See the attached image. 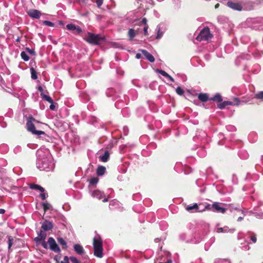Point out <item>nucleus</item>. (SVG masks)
<instances>
[{
	"instance_id": "obj_1",
	"label": "nucleus",
	"mask_w": 263,
	"mask_h": 263,
	"mask_svg": "<svg viewBox=\"0 0 263 263\" xmlns=\"http://www.w3.org/2000/svg\"><path fill=\"white\" fill-rule=\"evenodd\" d=\"M42 153V151H37L36 152L37 168L41 171H52L54 168L55 164L52 157L48 153L47 155Z\"/></svg>"
},
{
	"instance_id": "obj_2",
	"label": "nucleus",
	"mask_w": 263,
	"mask_h": 263,
	"mask_svg": "<svg viewBox=\"0 0 263 263\" xmlns=\"http://www.w3.org/2000/svg\"><path fill=\"white\" fill-rule=\"evenodd\" d=\"M35 121V119L32 116H30L28 118L26 123V126L28 130L31 132L33 135H36L39 137H41V135H43L44 137H43V138H44L47 141H49V139H50L51 138L49 136H47L44 132L41 130H37L35 129V126L33 123V121Z\"/></svg>"
},
{
	"instance_id": "obj_3",
	"label": "nucleus",
	"mask_w": 263,
	"mask_h": 263,
	"mask_svg": "<svg viewBox=\"0 0 263 263\" xmlns=\"http://www.w3.org/2000/svg\"><path fill=\"white\" fill-rule=\"evenodd\" d=\"M93 254L95 256L98 258H102L103 256V242L101 237L98 235L95 236L93 239Z\"/></svg>"
},
{
	"instance_id": "obj_4",
	"label": "nucleus",
	"mask_w": 263,
	"mask_h": 263,
	"mask_svg": "<svg viewBox=\"0 0 263 263\" xmlns=\"http://www.w3.org/2000/svg\"><path fill=\"white\" fill-rule=\"evenodd\" d=\"M246 23L248 27L253 30L263 29V17H262L248 18Z\"/></svg>"
},
{
	"instance_id": "obj_5",
	"label": "nucleus",
	"mask_w": 263,
	"mask_h": 263,
	"mask_svg": "<svg viewBox=\"0 0 263 263\" xmlns=\"http://www.w3.org/2000/svg\"><path fill=\"white\" fill-rule=\"evenodd\" d=\"M179 239L181 241H184L186 243H199L202 238H197L195 236H193V235L188 234L186 233H181L179 235Z\"/></svg>"
},
{
	"instance_id": "obj_6",
	"label": "nucleus",
	"mask_w": 263,
	"mask_h": 263,
	"mask_svg": "<svg viewBox=\"0 0 263 263\" xmlns=\"http://www.w3.org/2000/svg\"><path fill=\"white\" fill-rule=\"evenodd\" d=\"M251 55L250 54L242 53L238 56L235 60V64L237 66H244L243 69L244 70L249 71V69L247 65L246 62L251 59Z\"/></svg>"
},
{
	"instance_id": "obj_7",
	"label": "nucleus",
	"mask_w": 263,
	"mask_h": 263,
	"mask_svg": "<svg viewBox=\"0 0 263 263\" xmlns=\"http://www.w3.org/2000/svg\"><path fill=\"white\" fill-rule=\"evenodd\" d=\"M212 37L213 35L210 32V28L208 27H205L200 31L196 39L198 41L201 42L202 41H208Z\"/></svg>"
},
{
	"instance_id": "obj_8",
	"label": "nucleus",
	"mask_w": 263,
	"mask_h": 263,
	"mask_svg": "<svg viewBox=\"0 0 263 263\" xmlns=\"http://www.w3.org/2000/svg\"><path fill=\"white\" fill-rule=\"evenodd\" d=\"M88 36L85 39V40L92 45H99L100 41L102 38L98 34H95L90 32H88Z\"/></svg>"
},
{
	"instance_id": "obj_9",
	"label": "nucleus",
	"mask_w": 263,
	"mask_h": 263,
	"mask_svg": "<svg viewBox=\"0 0 263 263\" xmlns=\"http://www.w3.org/2000/svg\"><path fill=\"white\" fill-rule=\"evenodd\" d=\"M219 223H217L214 229V232L217 233H233L235 231V228L230 229L228 226L220 227Z\"/></svg>"
},
{
	"instance_id": "obj_10",
	"label": "nucleus",
	"mask_w": 263,
	"mask_h": 263,
	"mask_svg": "<svg viewBox=\"0 0 263 263\" xmlns=\"http://www.w3.org/2000/svg\"><path fill=\"white\" fill-rule=\"evenodd\" d=\"M240 103V100L238 98H234L233 101H224L222 102L221 103L218 104L217 105V107L218 108L220 109H222L226 107V106L228 105H238Z\"/></svg>"
},
{
	"instance_id": "obj_11",
	"label": "nucleus",
	"mask_w": 263,
	"mask_h": 263,
	"mask_svg": "<svg viewBox=\"0 0 263 263\" xmlns=\"http://www.w3.org/2000/svg\"><path fill=\"white\" fill-rule=\"evenodd\" d=\"M225 204L218 202H214L212 204V211L218 213H225L227 209L222 206V205Z\"/></svg>"
},
{
	"instance_id": "obj_12",
	"label": "nucleus",
	"mask_w": 263,
	"mask_h": 263,
	"mask_svg": "<svg viewBox=\"0 0 263 263\" xmlns=\"http://www.w3.org/2000/svg\"><path fill=\"white\" fill-rule=\"evenodd\" d=\"M48 243L50 249L55 253H60L61 249L53 237H50L48 239Z\"/></svg>"
},
{
	"instance_id": "obj_13",
	"label": "nucleus",
	"mask_w": 263,
	"mask_h": 263,
	"mask_svg": "<svg viewBox=\"0 0 263 263\" xmlns=\"http://www.w3.org/2000/svg\"><path fill=\"white\" fill-rule=\"evenodd\" d=\"M206 137V133L204 131L200 130L199 132V134L196 133V135L193 137V139L195 141L199 140L202 143H204L208 142Z\"/></svg>"
},
{
	"instance_id": "obj_14",
	"label": "nucleus",
	"mask_w": 263,
	"mask_h": 263,
	"mask_svg": "<svg viewBox=\"0 0 263 263\" xmlns=\"http://www.w3.org/2000/svg\"><path fill=\"white\" fill-rule=\"evenodd\" d=\"M227 6L234 10L240 11L242 9V7L239 2L229 1L227 3Z\"/></svg>"
},
{
	"instance_id": "obj_15",
	"label": "nucleus",
	"mask_w": 263,
	"mask_h": 263,
	"mask_svg": "<svg viewBox=\"0 0 263 263\" xmlns=\"http://www.w3.org/2000/svg\"><path fill=\"white\" fill-rule=\"evenodd\" d=\"M66 28L68 30L73 31L75 34H80L82 32V29L80 26L73 24H67Z\"/></svg>"
},
{
	"instance_id": "obj_16",
	"label": "nucleus",
	"mask_w": 263,
	"mask_h": 263,
	"mask_svg": "<svg viewBox=\"0 0 263 263\" xmlns=\"http://www.w3.org/2000/svg\"><path fill=\"white\" fill-rule=\"evenodd\" d=\"M248 51L256 59L260 58L263 55L262 51H259L253 47H249Z\"/></svg>"
},
{
	"instance_id": "obj_17",
	"label": "nucleus",
	"mask_w": 263,
	"mask_h": 263,
	"mask_svg": "<svg viewBox=\"0 0 263 263\" xmlns=\"http://www.w3.org/2000/svg\"><path fill=\"white\" fill-rule=\"evenodd\" d=\"M53 225L51 221L48 220H45L42 223L41 229L44 231H48L53 229Z\"/></svg>"
},
{
	"instance_id": "obj_18",
	"label": "nucleus",
	"mask_w": 263,
	"mask_h": 263,
	"mask_svg": "<svg viewBox=\"0 0 263 263\" xmlns=\"http://www.w3.org/2000/svg\"><path fill=\"white\" fill-rule=\"evenodd\" d=\"M37 236L34 238V241L36 243H38L43 240H45L46 237L47 236V234L45 233V231H43L41 229L39 232H37Z\"/></svg>"
},
{
	"instance_id": "obj_19",
	"label": "nucleus",
	"mask_w": 263,
	"mask_h": 263,
	"mask_svg": "<svg viewBox=\"0 0 263 263\" xmlns=\"http://www.w3.org/2000/svg\"><path fill=\"white\" fill-rule=\"evenodd\" d=\"M28 14L32 18L39 19L41 16V12L39 10L36 9H30L28 12Z\"/></svg>"
},
{
	"instance_id": "obj_20",
	"label": "nucleus",
	"mask_w": 263,
	"mask_h": 263,
	"mask_svg": "<svg viewBox=\"0 0 263 263\" xmlns=\"http://www.w3.org/2000/svg\"><path fill=\"white\" fill-rule=\"evenodd\" d=\"M140 51L142 52L143 55L145 57L146 59H147L151 63H153L155 61V58L154 56L149 53L145 49H141Z\"/></svg>"
},
{
	"instance_id": "obj_21",
	"label": "nucleus",
	"mask_w": 263,
	"mask_h": 263,
	"mask_svg": "<svg viewBox=\"0 0 263 263\" xmlns=\"http://www.w3.org/2000/svg\"><path fill=\"white\" fill-rule=\"evenodd\" d=\"M197 154L199 157L203 158L206 155V151L204 146L201 145L197 148Z\"/></svg>"
},
{
	"instance_id": "obj_22",
	"label": "nucleus",
	"mask_w": 263,
	"mask_h": 263,
	"mask_svg": "<svg viewBox=\"0 0 263 263\" xmlns=\"http://www.w3.org/2000/svg\"><path fill=\"white\" fill-rule=\"evenodd\" d=\"M91 196L93 197L101 199L105 196L104 193L100 190H95L91 192Z\"/></svg>"
},
{
	"instance_id": "obj_23",
	"label": "nucleus",
	"mask_w": 263,
	"mask_h": 263,
	"mask_svg": "<svg viewBox=\"0 0 263 263\" xmlns=\"http://www.w3.org/2000/svg\"><path fill=\"white\" fill-rule=\"evenodd\" d=\"M73 250L77 254L80 255H83L85 252L83 247L79 244L74 245L73 246Z\"/></svg>"
},
{
	"instance_id": "obj_24",
	"label": "nucleus",
	"mask_w": 263,
	"mask_h": 263,
	"mask_svg": "<svg viewBox=\"0 0 263 263\" xmlns=\"http://www.w3.org/2000/svg\"><path fill=\"white\" fill-rule=\"evenodd\" d=\"M106 95L108 97H113V100H116L118 97V96L116 95L115 90L112 88H108L106 90Z\"/></svg>"
},
{
	"instance_id": "obj_25",
	"label": "nucleus",
	"mask_w": 263,
	"mask_h": 263,
	"mask_svg": "<svg viewBox=\"0 0 263 263\" xmlns=\"http://www.w3.org/2000/svg\"><path fill=\"white\" fill-rule=\"evenodd\" d=\"M127 97L128 98H130L133 100L136 99L138 97V93L137 90L134 89H131L129 90L128 92Z\"/></svg>"
},
{
	"instance_id": "obj_26",
	"label": "nucleus",
	"mask_w": 263,
	"mask_h": 263,
	"mask_svg": "<svg viewBox=\"0 0 263 263\" xmlns=\"http://www.w3.org/2000/svg\"><path fill=\"white\" fill-rule=\"evenodd\" d=\"M198 99L201 102H205L208 101H210V98L209 95L206 93H200L198 95Z\"/></svg>"
},
{
	"instance_id": "obj_27",
	"label": "nucleus",
	"mask_w": 263,
	"mask_h": 263,
	"mask_svg": "<svg viewBox=\"0 0 263 263\" xmlns=\"http://www.w3.org/2000/svg\"><path fill=\"white\" fill-rule=\"evenodd\" d=\"M210 101L220 103L222 101V98L219 93H216L212 97L210 98Z\"/></svg>"
},
{
	"instance_id": "obj_28",
	"label": "nucleus",
	"mask_w": 263,
	"mask_h": 263,
	"mask_svg": "<svg viewBox=\"0 0 263 263\" xmlns=\"http://www.w3.org/2000/svg\"><path fill=\"white\" fill-rule=\"evenodd\" d=\"M238 154L240 158L241 159L245 160L248 158L249 157V154L248 152H247V151L244 149L240 150L238 152Z\"/></svg>"
},
{
	"instance_id": "obj_29",
	"label": "nucleus",
	"mask_w": 263,
	"mask_h": 263,
	"mask_svg": "<svg viewBox=\"0 0 263 263\" xmlns=\"http://www.w3.org/2000/svg\"><path fill=\"white\" fill-rule=\"evenodd\" d=\"M106 171V168L105 167L100 165L99 166L97 169V174L98 176H102L104 174L105 172Z\"/></svg>"
},
{
	"instance_id": "obj_30",
	"label": "nucleus",
	"mask_w": 263,
	"mask_h": 263,
	"mask_svg": "<svg viewBox=\"0 0 263 263\" xmlns=\"http://www.w3.org/2000/svg\"><path fill=\"white\" fill-rule=\"evenodd\" d=\"M109 158V153L108 151H105L103 155L100 157V159L103 162H107Z\"/></svg>"
},
{
	"instance_id": "obj_31",
	"label": "nucleus",
	"mask_w": 263,
	"mask_h": 263,
	"mask_svg": "<svg viewBox=\"0 0 263 263\" xmlns=\"http://www.w3.org/2000/svg\"><path fill=\"white\" fill-rule=\"evenodd\" d=\"M156 31L157 33L156 39H161L163 35V32L161 30V27L159 25L157 26L156 29Z\"/></svg>"
},
{
	"instance_id": "obj_32",
	"label": "nucleus",
	"mask_w": 263,
	"mask_h": 263,
	"mask_svg": "<svg viewBox=\"0 0 263 263\" xmlns=\"http://www.w3.org/2000/svg\"><path fill=\"white\" fill-rule=\"evenodd\" d=\"M30 188L32 190H39L41 192H44L45 191L44 188L41 185L36 184H31L30 185Z\"/></svg>"
},
{
	"instance_id": "obj_33",
	"label": "nucleus",
	"mask_w": 263,
	"mask_h": 263,
	"mask_svg": "<svg viewBox=\"0 0 263 263\" xmlns=\"http://www.w3.org/2000/svg\"><path fill=\"white\" fill-rule=\"evenodd\" d=\"M197 206H198V204L194 203L192 205L188 206L186 208V210L187 211L190 212H197Z\"/></svg>"
},
{
	"instance_id": "obj_34",
	"label": "nucleus",
	"mask_w": 263,
	"mask_h": 263,
	"mask_svg": "<svg viewBox=\"0 0 263 263\" xmlns=\"http://www.w3.org/2000/svg\"><path fill=\"white\" fill-rule=\"evenodd\" d=\"M128 35L129 36V40L132 41L136 36L135 30L132 28L129 29L128 31Z\"/></svg>"
},
{
	"instance_id": "obj_35",
	"label": "nucleus",
	"mask_w": 263,
	"mask_h": 263,
	"mask_svg": "<svg viewBox=\"0 0 263 263\" xmlns=\"http://www.w3.org/2000/svg\"><path fill=\"white\" fill-rule=\"evenodd\" d=\"M41 96L43 99L48 102L49 103L53 102V100L52 99V98L50 96L44 94L43 92L41 93Z\"/></svg>"
},
{
	"instance_id": "obj_36",
	"label": "nucleus",
	"mask_w": 263,
	"mask_h": 263,
	"mask_svg": "<svg viewBox=\"0 0 263 263\" xmlns=\"http://www.w3.org/2000/svg\"><path fill=\"white\" fill-rule=\"evenodd\" d=\"M31 77L33 80L37 79V72L34 68H30Z\"/></svg>"
},
{
	"instance_id": "obj_37",
	"label": "nucleus",
	"mask_w": 263,
	"mask_h": 263,
	"mask_svg": "<svg viewBox=\"0 0 263 263\" xmlns=\"http://www.w3.org/2000/svg\"><path fill=\"white\" fill-rule=\"evenodd\" d=\"M119 205V202L117 200H111L109 204V208L110 209H113L114 208Z\"/></svg>"
},
{
	"instance_id": "obj_38",
	"label": "nucleus",
	"mask_w": 263,
	"mask_h": 263,
	"mask_svg": "<svg viewBox=\"0 0 263 263\" xmlns=\"http://www.w3.org/2000/svg\"><path fill=\"white\" fill-rule=\"evenodd\" d=\"M235 210L237 211L238 212H240L243 216H245L248 213H250V212H248L247 210L245 209H240V208H235Z\"/></svg>"
},
{
	"instance_id": "obj_39",
	"label": "nucleus",
	"mask_w": 263,
	"mask_h": 263,
	"mask_svg": "<svg viewBox=\"0 0 263 263\" xmlns=\"http://www.w3.org/2000/svg\"><path fill=\"white\" fill-rule=\"evenodd\" d=\"M42 205L45 212L49 210L51 206V205L47 201L43 202Z\"/></svg>"
},
{
	"instance_id": "obj_40",
	"label": "nucleus",
	"mask_w": 263,
	"mask_h": 263,
	"mask_svg": "<svg viewBox=\"0 0 263 263\" xmlns=\"http://www.w3.org/2000/svg\"><path fill=\"white\" fill-rule=\"evenodd\" d=\"M21 57L24 61H28L30 59L28 54L24 51L21 53Z\"/></svg>"
},
{
	"instance_id": "obj_41",
	"label": "nucleus",
	"mask_w": 263,
	"mask_h": 263,
	"mask_svg": "<svg viewBox=\"0 0 263 263\" xmlns=\"http://www.w3.org/2000/svg\"><path fill=\"white\" fill-rule=\"evenodd\" d=\"M250 214H252L255 217L259 219H263V212H250Z\"/></svg>"
},
{
	"instance_id": "obj_42",
	"label": "nucleus",
	"mask_w": 263,
	"mask_h": 263,
	"mask_svg": "<svg viewBox=\"0 0 263 263\" xmlns=\"http://www.w3.org/2000/svg\"><path fill=\"white\" fill-rule=\"evenodd\" d=\"M250 41V37L247 35H243L241 37V41L243 44H248Z\"/></svg>"
},
{
	"instance_id": "obj_43",
	"label": "nucleus",
	"mask_w": 263,
	"mask_h": 263,
	"mask_svg": "<svg viewBox=\"0 0 263 263\" xmlns=\"http://www.w3.org/2000/svg\"><path fill=\"white\" fill-rule=\"evenodd\" d=\"M99 181V179L97 177H92L91 178L89 181V184L92 185H96Z\"/></svg>"
},
{
	"instance_id": "obj_44",
	"label": "nucleus",
	"mask_w": 263,
	"mask_h": 263,
	"mask_svg": "<svg viewBox=\"0 0 263 263\" xmlns=\"http://www.w3.org/2000/svg\"><path fill=\"white\" fill-rule=\"evenodd\" d=\"M121 112L125 117H127L130 115V111L127 108H124L122 109Z\"/></svg>"
},
{
	"instance_id": "obj_45",
	"label": "nucleus",
	"mask_w": 263,
	"mask_h": 263,
	"mask_svg": "<svg viewBox=\"0 0 263 263\" xmlns=\"http://www.w3.org/2000/svg\"><path fill=\"white\" fill-rule=\"evenodd\" d=\"M254 69L252 68L251 70L252 71V72L254 73H258L260 70V66L258 64H256L254 65Z\"/></svg>"
},
{
	"instance_id": "obj_46",
	"label": "nucleus",
	"mask_w": 263,
	"mask_h": 263,
	"mask_svg": "<svg viewBox=\"0 0 263 263\" xmlns=\"http://www.w3.org/2000/svg\"><path fill=\"white\" fill-rule=\"evenodd\" d=\"M113 192H114V190L112 189H111V188L108 189L107 191H106V194H108V197L107 198H104L103 199L102 201L103 202H107L108 201V198H109V195L111 194Z\"/></svg>"
},
{
	"instance_id": "obj_47",
	"label": "nucleus",
	"mask_w": 263,
	"mask_h": 263,
	"mask_svg": "<svg viewBox=\"0 0 263 263\" xmlns=\"http://www.w3.org/2000/svg\"><path fill=\"white\" fill-rule=\"evenodd\" d=\"M8 249H10L11 247H12L13 243V238L12 236H8Z\"/></svg>"
},
{
	"instance_id": "obj_48",
	"label": "nucleus",
	"mask_w": 263,
	"mask_h": 263,
	"mask_svg": "<svg viewBox=\"0 0 263 263\" xmlns=\"http://www.w3.org/2000/svg\"><path fill=\"white\" fill-rule=\"evenodd\" d=\"M57 240L58 242L61 245L64 246L65 248L67 247L66 241L62 237H59Z\"/></svg>"
},
{
	"instance_id": "obj_49",
	"label": "nucleus",
	"mask_w": 263,
	"mask_h": 263,
	"mask_svg": "<svg viewBox=\"0 0 263 263\" xmlns=\"http://www.w3.org/2000/svg\"><path fill=\"white\" fill-rule=\"evenodd\" d=\"M204 203L198 204L197 212H202L204 211Z\"/></svg>"
},
{
	"instance_id": "obj_50",
	"label": "nucleus",
	"mask_w": 263,
	"mask_h": 263,
	"mask_svg": "<svg viewBox=\"0 0 263 263\" xmlns=\"http://www.w3.org/2000/svg\"><path fill=\"white\" fill-rule=\"evenodd\" d=\"M255 98L263 100V91L258 92L255 95Z\"/></svg>"
},
{
	"instance_id": "obj_51",
	"label": "nucleus",
	"mask_w": 263,
	"mask_h": 263,
	"mask_svg": "<svg viewBox=\"0 0 263 263\" xmlns=\"http://www.w3.org/2000/svg\"><path fill=\"white\" fill-rule=\"evenodd\" d=\"M176 93L180 95V96H182L184 95V91L183 90V89L180 86H178L176 88Z\"/></svg>"
},
{
	"instance_id": "obj_52",
	"label": "nucleus",
	"mask_w": 263,
	"mask_h": 263,
	"mask_svg": "<svg viewBox=\"0 0 263 263\" xmlns=\"http://www.w3.org/2000/svg\"><path fill=\"white\" fill-rule=\"evenodd\" d=\"M215 240V238L214 237H212L210 239L209 241L208 242H207L206 243H205V249L206 250H208V249H206L207 247H208V248H209L210 247V246L214 242Z\"/></svg>"
},
{
	"instance_id": "obj_53",
	"label": "nucleus",
	"mask_w": 263,
	"mask_h": 263,
	"mask_svg": "<svg viewBox=\"0 0 263 263\" xmlns=\"http://www.w3.org/2000/svg\"><path fill=\"white\" fill-rule=\"evenodd\" d=\"M42 24L44 25L48 26L49 27H54L55 26L54 23L49 21H43Z\"/></svg>"
},
{
	"instance_id": "obj_54",
	"label": "nucleus",
	"mask_w": 263,
	"mask_h": 263,
	"mask_svg": "<svg viewBox=\"0 0 263 263\" xmlns=\"http://www.w3.org/2000/svg\"><path fill=\"white\" fill-rule=\"evenodd\" d=\"M22 151V147L20 145L15 146L13 149V152L15 154H20Z\"/></svg>"
},
{
	"instance_id": "obj_55",
	"label": "nucleus",
	"mask_w": 263,
	"mask_h": 263,
	"mask_svg": "<svg viewBox=\"0 0 263 263\" xmlns=\"http://www.w3.org/2000/svg\"><path fill=\"white\" fill-rule=\"evenodd\" d=\"M132 84L137 87H141V85L140 84L139 81L138 80L134 79L132 81Z\"/></svg>"
},
{
	"instance_id": "obj_56",
	"label": "nucleus",
	"mask_w": 263,
	"mask_h": 263,
	"mask_svg": "<svg viewBox=\"0 0 263 263\" xmlns=\"http://www.w3.org/2000/svg\"><path fill=\"white\" fill-rule=\"evenodd\" d=\"M157 71L164 77L167 78V77H168V74L163 70L157 69Z\"/></svg>"
},
{
	"instance_id": "obj_57",
	"label": "nucleus",
	"mask_w": 263,
	"mask_h": 263,
	"mask_svg": "<svg viewBox=\"0 0 263 263\" xmlns=\"http://www.w3.org/2000/svg\"><path fill=\"white\" fill-rule=\"evenodd\" d=\"M204 211L207 210V211H210V210H211L212 209V204H210L208 203H206V202H205L204 203Z\"/></svg>"
},
{
	"instance_id": "obj_58",
	"label": "nucleus",
	"mask_w": 263,
	"mask_h": 263,
	"mask_svg": "<svg viewBox=\"0 0 263 263\" xmlns=\"http://www.w3.org/2000/svg\"><path fill=\"white\" fill-rule=\"evenodd\" d=\"M25 50L31 55H35V52L34 51V49H30L28 47H26Z\"/></svg>"
},
{
	"instance_id": "obj_59",
	"label": "nucleus",
	"mask_w": 263,
	"mask_h": 263,
	"mask_svg": "<svg viewBox=\"0 0 263 263\" xmlns=\"http://www.w3.org/2000/svg\"><path fill=\"white\" fill-rule=\"evenodd\" d=\"M69 259L72 263H80L79 259L74 256H70Z\"/></svg>"
},
{
	"instance_id": "obj_60",
	"label": "nucleus",
	"mask_w": 263,
	"mask_h": 263,
	"mask_svg": "<svg viewBox=\"0 0 263 263\" xmlns=\"http://www.w3.org/2000/svg\"><path fill=\"white\" fill-rule=\"evenodd\" d=\"M62 254L60 253H59V254L55 255L54 257V260L55 261L56 263H60V260L61 258Z\"/></svg>"
},
{
	"instance_id": "obj_61",
	"label": "nucleus",
	"mask_w": 263,
	"mask_h": 263,
	"mask_svg": "<svg viewBox=\"0 0 263 263\" xmlns=\"http://www.w3.org/2000/svg\"><path fill=\"white\" fill-rule=\"evenodd\" d=\"M215 263H230V261L228 259H218L215 261Z\"/></svg>"
},
{
	"instance_id": "obj_62",
	"label": "nucleus",
	"mask_w": 263,
	"mask_h": 263,
	"mask_svg": "<svg viewBox=\"0 0 263 263\" xmlns=\"http://www.w3.org/2000/svg\"><path fill=\"white\" fill-rule=\"evenodd\" d=\"M232 180L234 184H237L238 179L235 174H233Z\"/></svg>"
},
{
	"instance_id": "obj_63",
	"label": "nucleus",
	"mask_w": 263,
	"mask_h": 263,
	"mask_svg": "<svg viewBox=\"0 0 263 263\" xmlns=\"http://www.w3.org/2000/svg\"><path fill=\"white\" fill-rule=\"evenodd\" d=\"M69 257H68L67 256H65L64 257L63 260L61 261L60 263H70L69 261Z\"/></svg>"
},
{
	"instance_id": "obj_64",
	"label": "nucleus",
	"mask_w": 263,
	"mask_h": 263,
	"mask_svg": "<svg viewBox=\"0 0 263 263\" xmlns=\"http://www.w3.org/2000/svg\"><path fill=\"white\" fill-rule=\"evenodd\" d=\"M226 128L228 130H231V131H234L236 129V128L234 126H232V125L227 126Z\"/></svg>"
}]
</instances>
